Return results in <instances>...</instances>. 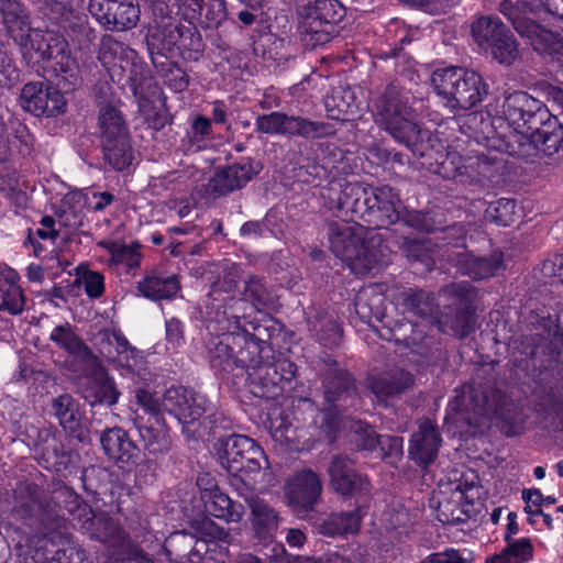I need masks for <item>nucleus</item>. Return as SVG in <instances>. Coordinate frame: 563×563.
Segmentation results:
<instances>
[{
    "label": "nucleus",
    "mask_w": 563,
    "mask_h": 563,
    "mask_svg": "<svg viewBox=\"0 0 563 563\" xmlns=\"http://www.w3.org/2000/svg\"><path fill=\"white\" fill-rule=\"evenodd\" d=\"M375 106L384 130L413 154L423 155L422 140L426 132L416 122L409 96L402 87L397 81L387 84Z\"/></svg>",
    "instance_id": "1"
},
{
    "label": "nucleus",
    "mask_w": 563,
    "mask_h": 563,
    "mask_svg": "<svg viewBox=\"0 0 563 563\" xmlns=\"http://www.w3.org/2000/svg\"><path fill=\"white\" fill-rule=\"evenodd\" d=\"M503 118L489 120L487 128L495 129V123L506 120L514 130H538V136L555 141L563 131V124L547 106L527 91L515 90L504 96Z\"/></svg>",
    "instance_id": "2"
},
{
    "label": "nucleus",
    "mask_w": 563,
    "mask_h": 563,
    "mask_svg": "<svg viewBox=\"0 0 563 563\" xmlns=\"http://www.w3.org/2000/svg\"><path fill=\"white\" fill-rule=\"evenodd\" d=\"M434 91L452 111H467L478 106L488 95L489 87L482 75L473 69L450 66L433 71Z\"/></svg>",
    "instance_id": "3"
},
{
    "label": "nucleus",
    "mask_w": 563,
    "mask_h": 563,
    "mask_svg": "<svg viewBox=\"0 0 563 563\" xmlns=\"http://www.w3.org/2000/svg\"><path fill=\"white\" fill-rule=\"evenodd\" d=\"M508 399L497 387L496 364H486L474 371L472 379L462 386L455 396L452 408L461 412L488 417L504 416Z\"/></svg>",
    "instance_id": "4"
},
{
    "label": "nucleus",
    "mask_w": 563,
    "mask_h": 563,
    "mask_svg": "<svg viewBox=\"0 0 563 563\" xmlns=\"http://www.w3.org/2000/svg\"><path fill=\"white\" fill-rule=\"evenodd\" d=\"M27 47L34 51L43 63L51 62L56 85L64 91H74L81 86L80 67L77 59L71 56L64 35L51 30L36 29Z\"/></svg>",
    "instance_id": "5"
},
{
    "label": "nucleus",
    "mask_w": 563,
    "mask_h": 563,
    "mask_svg": "<svg viewBox=\"0 0 563 563\" xmlns=\"http://www.w3.org/2000/svg\"><path fill=\"white\" fill-rule=\"evenodd\" d=\"M98 131L104 162L115 172L126 169L134 159V150L125 117L114 103H100Z\"/></svg>",
    "instance_id": "6"
},
{
    "label": "nucleus",
    "mask_w": 563,
    "mask_h": 563,
    "mask_svg": "<svg viewBox=\"0 0 563 563\" xmlns=\"http://www.w3.org/2000/svg\"><path fill=\"white\" fill-rule=\"evenodd\" d=\"M322 401L338 411H356L362 406L360 383L355 375L332 354L322 353L318 361Z\"/></svg>",
    "instance_id": "7"
},
{
    "label": "nucleus",
    "mask_w": 563,
    "mask_h": 563,
    "mask_svg": "<svg viewBox=\"0 0 563 563\" xmlns=\"http://www.w3.org/2000/svg\"><path fill=\"white\" fill-rule=\"evenodd\" d=\"M216 450L221 466L246 487H253L256 476L268 467L263 449L247 435L231 433L216 444Z\"/></svg>",
    "instance_id": "8"
},
{
    "label": "nucleus",
    "mask_w": 563,
    "mask_h": 563,
    "mask_svg": "<svg viewBox=\"0 0 563 563\" xmlns=\"http://www.w3.org/2000/svg\"><path fill=\"white\" fill-rule=\"evenodd\" d=\"M442 292L450 303L438 319L439 329L445 334L465 339L476 329L475 299L477 291L470 283H451Z\"/></svg>",
    "instance_id": "9"
},
{
    "label": "nucleus",
    "mask_w": 563,
    "mask_h": 563,
    "mask_svg": "<svg viewBox=\"0 0 563 563\" xmlns=\"http://www.w3.org/2000/svg\"><path fill=\"white\" fill-rule=\"evenodd\" d=\"M245 374L249 390L257 398L276 399L296 389L297 366L284 357L268 360Z\"/></svg>",
    "instance_id": "10"
},
{
    "label": "nucleus",
    "mask_w": 563,
    "mask_h": 563,
    "mask_svg": "<svg viewBox=\"0 0 563 563\" xmlns=\"http://www.w3.org/2000/svg\"><path fill=\"white\" fill-rule=\"evenodd\" d=\"M530 131V134L519 130L499 134L496 130H490L486 139L492 141V146L497 151L525 161L532 162L540 153L552 156L559 152L563 143V131L558 135L556 142L538 136V130Z\"/></svg>",
    "instance_id": "11"
},
{
    "label": "nucleus",
    "mask_w": 563,
    "mask_h": 563,
    "mask_svg": "<svg viewBox=\"0 0 563 563\" xmlns=\"http://www.w3.org/2000/svg\"><path fill=\"white\" fill-rule=\"evenodd\" d=\"M527 341L529 351L526 354L531 362L532 371L539 372L540 385L545 378H563V327L558 325L554 332H548L545 335L536 333Z\"/></svg>",
    "instance_id": "12"
},
{
    "label": "nucleus",
    "mask_w": 563,
    "mask_h": 563,
    "mask_svg": "<svg viewBox=\"0 0 563 563\" xmlns=\"http://www.w3.org/2000/svg\"><path fill=\"white\" fill-rule=\"evenodd\" d=\"M263 166L252 157H243L239 162L225 166H217L213 174L203 185L209 199L217 200L243 189L262 170Z\"/></svg>",
    "instance_id": "13"
},
{
    "label": "nucleus",
    "mask_w": 563,
    "mask_h": 563,
    "mask_svg": "<svg viewBox=\"0 0 563 563\" xmlns=\"http://www.w3.org/2000/svg\"><path fill=\"white\" fill-rule=\"evenodd\" d=\"M368 210L365 224L368 230L387 229L399 221L406 211L398 192L390 186L368 187Z\"/></svg>",
    "instance_id": "14"
},
{
    "label": "nucleus",
    "mask_w": 563,
    "mask_h": 563,
    "mask_svg": "<svg viewBox=\"0 0 563 563\" xmlns=\"http://www.w3.org/2000/svg\"><path fill=\"white\" fill-rule=\"evenodd\" d=\"M330 485L343 498H354L356 501L367 499L372 485L369 478L356 471L353 460L343 454L331 457L328 466Z\"/></svg>",
    "instance_id": "15"
},
{
    "label": "nucleus",
    "mask_w": 563,
    "mask_h": 563,
    "mask_svg": "<svg viewBox=\"0 0 563 563\" xmlns=\"http://www.w3.org/2000/svg\"><path fill=\"white\" fill-rule=\"evenodd\" d=\"M21 108L35 117L53 118L66 112L67 101L53 85L44 81L26 82L19 98Z\"/></svg>",
    "instance_id": "16"
},
{
    "label": "nucleus",
    "mask_w": 563,
    "mask_h": 563,
    "mask_svg": "<svg viewBox=\"0 0 563 563\" xmlns=\"http://www.w3.org/2000/svg\"><path fill=\"white\" fill-rule=\"evenodd\" d=\"M163 409L175 416L183 424L194 423L206 411L213 408V402L205 395L190 387L172 386L162 396Z\"/></svg>",
    "instance_id": "17"
},
{
    "label": "nucleus",
    "mask_w": 563,
    "mask_h": 563,
    "mask_svg": "<svg viewBox=\"0 0 563 563\" xmlns=\"http://www.w3.org/2000/svg\"><path fill=\"white\" fill-rule=\"evenodd\" d=\"M88 11L107 31L112 32L133 29L141 14L137 0H90Z\"/></svg>",
    "instance_id": "18"
},
{
    "label": "nucleus",
    "mask_w": 563,
    "mask_h": 563,
    "mask_svg": "<svg viewBox=\"0 0 563 563\" xmlns=\"http://www.w3.org/2000/svg\"><path fill=\"white\" fill-rule=\"evenodd\" d=\"M99 441L104 455L119 468L132 470L144 461L141 448L123 428H107L100 432Z\"/></svg>",
    "instance_id": "19"
},
{
    "label": "nucleus",
    "mask_w": 563,
    "mask_h": 563,
    "mask_svg": "<svg viewBox=\"0 0 563 563\" xmlns=\"http://www.w3.org/2000/svg\"><path fill=\"white\" fill-rule=\"evenodd\" d=\"M49 413L58 421L68 438L85 445L92 443V432L84 423L85 416L80 405L70 394L64 393L53 397L49 402Z\"/></svg>",
    "instance_id": "20"
},
{
    "label": "nucleus",
    "mask_w": 563,
    "mask_h": 563,
    "mask_svg": "<svg viewBox=\"0 0 563 563\" xmlns=\"http://www.w3.org/2000/svg\"><path fill=\"white\" fill-rule=\"evenodd\" d=\"M93 342L101 356L129 371L143 361V353L132 346L119 330L102 329L95 334Z\"/></svg>",
    "instance_id": "21"
},
{
    "label": "nucleus",
    "mask_w": 563,
    "mask_h": 563,
    "mask_svg": "<svg viewBox=\"0 0 563 563\" xmlns=\"http://www.w3.org/2000/svg\"><path fill=\"white\" fill-rule=\"evenodd\" d=\"M386 250L383 234L367 230L344 263L354 274L365 275L386 263Z\"/></svg>",
    "instance_id": "22"
},
{
    "label": "nucleus",
    "mask_w": 563,
    "mask_h": 563,
    "mask_svg": "<svg viewBox=\"0 0 563 563\" xmlns=\"http://www.w3.org/2000/svg\"><path fill=\"white\" fill-rule=\"evenodd\" d=\"M368 187L360 183H346L335 197H329V209L344 222L365 223Z\"/></svg>",
    "instance_id": "23"
},
{
    "label": "nucleus",
    "mask_w": 563,
    "mask_h": 563,
    "mask_svg": "<svg viewBox=\"0 0 563 563\" xmlns=\"http://www.w3.org/2000/svg\"><path fill=\"white\" fill-rule=\"evenodd\" d=\"M418 429L411 434L408 446L409 459L420 468L432 464L442 444V437L437 424L428 418L417 421Z\"/></svg>",
    "instance_id": "24"
},
{
    "label": "nucleus",
    "mask_w": 563,
    "mask_h": 563,
    "mask_svg": "<svg viewBox=\"0 0 563 563\" xmlns=\"http://www.w3.org/2000/svg\"><path fill=\"white\" fill-rule=\"evenodd\" d=\"M34 453L36 460L45 468H54L56 472H63L69 467L73 462V452L68 450L57 431L51 429H40L34 442Z\"/></svg>",
    "instance_id": "25"
},
{
    "label": "nucleus",
    "mask_w": 563,
    "mask_h": 563,
    "mask_svg": "<svg viewBox=\"0 0 563 563\" xmlns=\"http://www.w3.org/2000/svg\"><path fill=\"white\" fill-rule=\"evenodd\" d=\"M366 385L378 404L387 406L390 400L399 398L415 385V376L406 369L395 367L369 376Z\"/></svg>",
    "instance_id": "26"
},
{
    "label": "nucleus",
    "mask_w": 563,
    "mask_h": 563,
    "mask_svg": "<svg viewBox=\"0 0 563 563\" xmlns=\"http://www.w3.org/2000/svg\"><path fill=\"white\" fill-rule=\"evenodd\" d=\"M144 418L145 416H139L134 419V426L143 442V449L141 450L144 457L146 455L157 457L167 454L172 449V438L164 417ZM146 461L150 462L148 459Z\"/></svg>",
    "instance_id": "27"
},
{
    "label": "nucleus",
    "mask_w": 563,
    "mask_h": 563,
    "mask_svg": "<svg viewBox=\"0 0 563 563\" xmlns=\"http://www.w3.org/2000/svg\"><path fill=\"white\" fill-rule=\"evenodd\" d=\"M322 492V484L317 473L311 470L298 472L288 482L286 496L289 505L298 512L313 510Z\"/></svg>",
    "instance_id": "28"
},
{
    "label": "nucleus",
    "mask_w": 563,
    "mask_h": 563,
    "mask_svg": "<svg viewBox=\"0 0 563 563\" xmlns=\"http://www.w3.org/2000/svg\"><path fill=\"white\" fill-rule=\"evenodd\" d=\"M179 24L150 25L145 36L147 52L154 66L174 57L177 44L181 40Z\"/></svg>",
    "instance_id": "29"
},
{
    "label": "nucleus",
    "mask_w": 563,
    "mask_h": 563,
    "mask_svg": "<svg viewBox=\"0 0 563 563\" xmlns=\"http://www.w3.org/2000/svg\"><path fill=\"white\" fill-rule=\"evenodd\" d=\"M12 514L29 525L40 518L43 504V489L34 482H19L13 489Z\"/></svg>",
    "instance_id": "30"
},
{
    "label": "nucleus",
    "mask_w": 563,
    "mask_h": 563,
    "mask_svg": "<svg viewBox=\"0 0 563 563\" xmlns=\"http://www.w3.org/2000/svg\"><path fill=\"white\" fill-rule=\"evenodd\" d=\"M191 526L201 536L199 548L201 552L205 551L206 554H209V559L218 560V555L228 556V545L232 539L228 529L220 527L207 516L192 520ZM219 561L221 560L219 559Z\"/></svg>",
    "instance_id": "31"
},
{
    "label": "nucleus",
    "mask_w": 563,
    "mask_h": 563,
    "mask_svg": "<svg viewBox=\"0 0 563 563\" xmlns=\"http://www.w3.org/2000/svg\"><path fill=\"white\" fill-rule=\"evenodd\" d=\"M540 406L543 421L553 432L563 431V378L543 379Z\"/></svg>",
    "instance_id": "32"
},
{
    "label": "nucleus",
    "mask_w": 563,
    "mask_h": 563,
    "mask_svg": "<svg viewBox=\"0 0 563 563\" xmlns=\"http://www.w3.org/2000/svg\"><path fill=\"white\" fill-rule=\"evenodd\" d=\"M516 31L529 41L534 51L563 56V36L532 19L518 20Z\"/></svg>",
    "instance_id": "33"
},
{
    "label": "nucleus",
    "mask_w": 563,
    "mask_h": 563,
    "mask_svg": "<svg viewBox=\"0 0 563 563\" xmlns=\"http://www.w3.org/2000/svg\"><path fill=\"white\" fill-rule=\"evenodd\" d=\"M201 500L209 515L228 523L241 521L245 514L244 506L231 499L217 484L201 488Z\"/></svg>",
    "instance_id": "34"
},
{
    "label": "nucleus",
    "mask_w": 563,
    "mask_h": 563,
    "mask_svg": "<svg viewBox=\"0 0 563 563\" xmlns=\"http://www.w3.org/2000/svg\"><path fill=\"white\" fill-rule=\"evenodd\" d=\"M80 395L91 407L114 406L120 397L114 379L104 371L87 377L80 386Z\"/></svg>",
    "instance_id": "35"
},
{
    "label": "nucleus",
    "mask_w": 563,
    "mask_h": 563,
    "mask_svg": "<svg viewBox=\"0 0 563 563\" xmlns=\"http://www.w3.org/2000/svg\"><path fill=\"white\" fill-rule=\"evenodd\" d=\"M325 227L332 253L344 262L364 235L362 232L364 225L357 223L355 227H352L349 222L344 221H329Z\"/></svg>",
    "instance_id": "36"
},
{
    "label": "nucleus",
    "mask_w": 563,
    "mask_h": 563,
    "mask_svg": "<svg viewBox=\"0 0 563 563\" xmlns=\"http://www.w3.org/2000/svg\"><path fill=\"white\" fill-rule=\"evenodd\" d=\"M327 115L331 120L350 121L360 113L355 91L350 86L333 87L324 97Z\"/></svg>",
    "instance_id": "37"
},
{
    "label": "nucleus",
    "mask_w": 563,
    "mask_h": 563,
    "mask_svg": "<svg viewBox=\"0 0 563 563\" xmlns=\"http://www.w3.org/2000/svg\"><path fill=\"white\" fill-rule=\"evenodd\" d=\"M19 279V274L14 269L0 265V311L12 316L23 312L25 297L18 284Z\"/></svg>",
    "instance_id": "38"
},
{
    "label": "nucleus",
    "mask_w": 563,
    "mask_h": 563,
    "mask_svg": "<svg viewBox=\"0 0 563 563\" xmlns=\"http://www.w3.org/2000/svg\"><path fill=\"white\" fill-rule=\"evenodd\" d=\"M136 288L145 298L151 300H170L180 290V279L177 275L165 276L153 272L137 282Z\"/></svg>",
    "instance_id": "39"
},
{
    "label": "nucleus",
    "mask_w": 563,
    "mask_h": 563,
    "mask_svg": "<svg viewBox=\"0 0 563 563\" xmlns=\"http://www.w3.org/2000/svg\"><path fill=\"white\" fill-rule=\"evenodd\" d=\"M223 314L227 316L228 319L233 318L235 329L249 335L254 342L264 346V349H266V353H274L272 338L276 332V328L273 319H249L245 316L240 317L230 313L227 308L224 309Z\"/></svg>",
    "instance_id": "40"
},
{
    "label": "nucleus",
    "mask_w": 563,
    "mask_h": 563,
    "mask_svg": "<svg viewBox=\"0 0 563 563\" xmlns=\"http://www.w3.org/2000/svg\"><path fill=\"white\" fill-rule=\"evenodd\" d=\"M308 327L318 341L327 347H336L343 339V330L335 318L324 310H313L309 313Z\"/></svg>",
    "instance_id": "41"
},
{
    "label": "nucleus",
    "mask_w": 563,
    "mask_h": 563,
    "mask_svg": "<svg viewBox=\"0 0 563 563\" xmlns=\"http://www.w3.org/2000/svg\"><path fill=\"white\" fill-rule=\"evenodd\" d=\"M1 22L7 35L20 48H26L34 29L31 26L30 14L24 5L0 12Z\"/></svg>",
    "instance_id": "42"
},
{
    "label": "nucleus",
    "mask_w": 563,
    "mask_h": 563,
    "mask_svg": "<svg viewBox=\"0 0 563 563\" xmlns=\"http://www.w3.org/2000/svg\"><path fill=\"white\" fill-rule=\"evenodd\" d=\"M230 334L234 335V346L236 350L238 362L241 366V375L255 368L257 365L273 358L274 353H266V349L250 339L249 335L241 331H232Z\"/></svg>",
    "instance_id": "43"
},
{
    "label": "nucleus",
    "mask_w": 563,
    "mask_h": 563,
    "mask_svg": "<svg viewBox=\"0 0 563 563\" xmlns=\"http://www.w3.org/2000/svg\"><path fill=\"white\" fill-rule=\"evenodd\" d=\"M385 296L374 287L358 291L354 299V310L361 321L373 325L374 322H383L386 317Z\"/></svg>",
    "instance_id": "44"
},
{
    "label": "nucleus",
    "mask_w": 563,
    "mask_h": 563,
    "mask_svg": "<svg viewBox=\"0 0 563 563\" xmlns=\"http://www.w3.org/2000/svg\"><path fill=\"white\" fill-rule=\"evenodd\" d=\"M342 19H318L298 21V31L306 45L316 47L324 45L339 35Z\"/></svg>",
    "instance_id": "45"
},
{
    "label": "nucleus",
    "mask_w": 563,
    "mask_h": 563,
    "mask_svg": "<svg viewBox=\"0 0 563 563\" xmlns=\"http://www.w3.org/2000/svg\"><path fill=\"white\" fill-rule=\"evenodd\" d=\"M286 126L285 136L307 141L325 139L335 132L333 125L328 122L311 120L299 114H288Z\"/></svg>",
    "instance_id": "46"
},
{
    "label": "nucleus",
    "mask_w": 563,
    "mask_h": 563,
    "mask_svg": "<svg viewBox=\"0 0 563 563\" xmlns=\"http://www.w3.org/2000/svg\"><path fill=\"white\" fill-rule=\"evenodd\" d=\"M249 507L252 527L257 538L262 540L272 538L282 520L276 509L260 498L249 500Z\"/></svg>",
    "instance_id": "47"
},
{
    "label": "nucleus",
    "mask_w": 563,
    "mask_h": 563,
    "mask_svg": "<svg viewBox=\"0 0 563 563\" xmlns=\"http://www.w3.org/2000/svg\"><path fill=\"white\" fill-rule=\"evenodd\" d=\"M234 335L224 333L217 339L209 350L211 367L222 374L233 373L235 369L241 372L240 362H238Z\"/></svg>",
    "instance_id": "48"
},
{
    "label": "nucleus",
    "mask_w": 563,
    "mask_h": 563,
    "mask_svg": "<svg viewBox=\"0 0 563 563\" xmlns=\"http://www.w3.org/2000/svg\"><path fill=\"white\" fill-rule=\"evenodd\" d=\"M504 254L496 250L487 256L467 254L460 261V271L474 280L489 278L503 266Z\"/></svg>",
    "instance_id": "49"
},
{
    "label": "nucleus",
    "mask_w": 563,
    "mask_h": 563,
    "mask_svg": "<svg viewBox=\"0 0 563 563\" xmlns=\"http://www.w3.org/2000/svg\"><path fill=\"white\" fill-rule=\"evenodd\" d=\"M298 21L343 19L345 7L339 0H295Z\"/></svg>",
    "instance_id": "50"
},
{
    "label": "nucleus",
    "mask_w": 563,
    "mask_h": 563,
    "mask_svg": "<svg viewBox=\"0 0 563 563\" xmlns=\"http://www.w3.org/2000/svg\"><path fill=\"white\" fill-rule=\"evenodd\" d=\"M404 309L421 319H433L438 314L439 305L435 297L427 290L408 288L399 296Z\"/></svg>",
    "instance_id": "51"
},
{
    "label": "nucleus",
    "mask_w": 563,
    "mask_h": 563,
    "mask_svg": "<svg viewBox=\"0 0 563 563\" xmlns=\"http://www.w3.org/2000/svg\"><path fill=\"white\" fill-rule=\"evenodd\" d=\"M164 549L168 559L175 563L194 562V556L201 555L199 540L185 531L172 533L167 538Z\"/></svg>",
    "instance_id": "52"
},
{
    "label": "nucleus",
    "mask_w": 563,
    "mask_h": 563,
    "mask_svg": "<svg viewBox=\"0 0 563 563\" xmlns=\"http://www.w3.org/2000/svg\"><path fill=\"white\" fill-rule=\"evenodd\" d=\"M361 518L360 505L350 511L332 514L320 525V532L328 537L356 533L360 530Z\"/></svg>",
    "instance_id": "53"
},
{
    "label": "nucleus",
    "mask_w": 563,
    "mask_h": 563,
    "mask_svg": "<svg viewBox=\"0 0 563 563\" xmlns=\"http://www.w3.org/2000/svg\"><path fill=\"white\" fill-rule=\"evenodd\" d=\"M49 339L69 354L82 361H90L93 358V354L89 346L80 336L73 332L69 323L55 327Z\"/></svg>",
    "instance_id": "54"
},
{
    "label": "nucleus",
    "mask_w": 563,
    "mask_h": 563,
    "mask_svg": "<svg viewBox=\"0 0 563 563\" xmlns=\"http://www.w3.org/2000/svg\"><path fill=\"white\" fill-rule=\"evenodd\" d=\"M402 223L426 233H435L451 229V225L446 224L444 213L440 209H433L427 212L416 210L406 211L402 217Z\"/></svg>",
    "instance_id": "55"
},
{
    "label": "nucleus",
    "mask_w": 563,
    "mask_h": 563,
    "mask_svg": "<svg viewBox=\"0 0 563 563\" xmlns=\"http://www.w3.org/2000/svg\"><path fill=\"white\" fill-rule=\"evenodd\" d=\"M240 300L251 302L254 308L261 310L274 306L275 295L264 277L251 275L245 280Z\"/></svg>",
    "instance_id": "56"
},
{
    "label": "nucleus",
    "mask_w": 563,
    "mask_h": 563,
    "mask_svg": "<svg viewBox=\"0 0 563 563\" xmlns=\"http://www.w3.org/2000/svg\"><path fill=\"white\" fill-rule=\"evenodd\" d=\"M222 277L214 282L211 286V290L208 294L209 305L218 308L216 302L225 301L228 299L230 303L229 309L232 310L234 306L241 303V300L233 296L222 297V294H228L236 288L239 280V268L235 264H231L222 271Z\"/></svg>",
    "instance_id": "57"
},
{
    "label": "nucleus",
    "mask_w": 563,
    "mask_h": 563,
    "mask_svg": "<svg viewBox=\"0 0 563 563\" xmlns=\"http://www.w3.org/2000/svg\"><path fill=\"white\" fill-rule=\"evenodd\" d=\"M119 68L122 70L120 80L123 85L131 89L134 97L142 98L144 84L150 78L146 65L136 60V57H128L124 63L119 64Z\"/></svg>",
    "instance_id": "58"
},
{
    "label": "nucleus",
    "mask_w": 563,
    "mask_h": 563,
    "mask_svg": "<svg viewBox=\"0 0 563 563\" xmlns=\"http://www.w3.org/2000/svg\"><path fill=\"white\" fill-rule=\"evenodd\" d=\"M507 31L509 29L494 15L481 16L472 24V35L483 49H486Z\"/></svg>",
    "instance_id": "59"
},
{
    "label": "nucleus",
    "mask_w": 563,
    "mask_h": 563,
    "mask_svg": "<svg viewBox=\"0 0 563 563\" xmlns=\"http://www.w3.org/2000/svg\"><path fill=\"white\" fill-rule=\"evenodd\" d=\"M507 547L486 559V563H525L533 556V545L529 538L506 540Z\"/></svg>",
    "instance_id": "60"
},
{
    "label": "nucleus",
    "mask_w": 563,
    "mask_h": 563,
    "mask_svg": "<svg viewBox=\"0 0 563 563\" xmlns=\"http://www.w3.org/2000/svg\"><path fill=\"white\" fill-rule=\"evenodd\" d=\"M181 40L177 44V51L186 60L198 62L203 56L205 43L198 29L192 23L179 24Z\"/></svg>",
    "instance_id": "61"
},
{
    "label": "nucleus",
    "mask_w": 563,
    "mask_h": 563,
    "mask_svg": "<svg viewBox=\"0 0 563 563\" xmlns=\"http://www.w3.org/2000/svg\"><path fill=\"white\" fill-rule=\"evenodd\" d=\"M352 413L350 410L338 411L330 405L320 402L319 413L314 419V423L319 428L323 438L332 443L336 439V434L341 429L342 419L344 416Z\"/></svg>",
    "instance_id": "62"
},
{
    "label": "nucleus",
    "mask_w": 563,
    "mask_h": 563,
    "mask_svg": "<svg viewBox=\"0 0 563 563\" xmlns=\"http://www.w3.org/2000/svg\"><path fill=\"white\" fill-rule=\"evenodd\" d=\"M91 537L102 543L119 542L124 539L120 523L104 512L93 515L90 520Z\"/></svg>",
    "instance_id": "63"
},
{
    "label": "nucleus",
    "mask_w": 563,
    "mask_h": 563,
    "mask_svg": "<svg viewBox=\"0 0 563 563\" xmlns=\"http://www.w3.org/2000/svg\"><path fill=\"white\" fill-rule=\"evenodd\" d=\"M128 57H137L136 52L124 43L115 40L112 35L106 34L99 44V59L103 64H113V68L124 63Z\"/></svg>",
    "instance_id": "64"
}]
</instances>
